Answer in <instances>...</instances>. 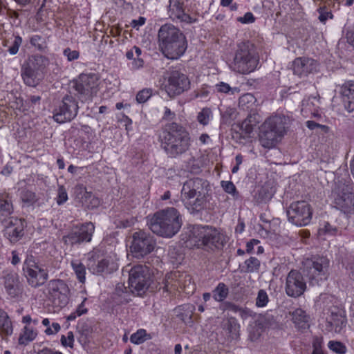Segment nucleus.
Listing matches in <instances>:
<instances>
[{"label":"nucleus","instance_id":"nucleus-1","mask_svg":"<svg viewBox=\"0 0 354 354\" xmlns=\"http://www.w3.org/2000/svg\"><path fill=\"white\" fill-rule=\"evenodd\" d=\"M160 147L169 158H175L189 150L192 140L189 132L176 122L167 124L159 136Z\"/></svg>","mask_w":354,"mask_h":354},{"label":"nucleus","instance_id":"nucleus-2","mask_svg":"<svg viewBox=\"0 0 354 354\" xmlns=\"http://www.w3.org/2000/svg\"><path fill=\"white\" fill-rule=\"evenodd\" d=\"M183 201L191 214H197L205 209L211 196L209 183L201 178L187 180L181 189Z\"/></svg>","mask_w":354,"mask_h":354},{"label":"nucleus","instance_id":"nucleus-3","mask_svg":"<svg viewBox=\"0 0 354 354\" xmlns=\"http://www.w3.org/2000/svg\"><path fill=\"white\" fill-rule=\"evenodd\" d=\"M158 48L168 59H177L187 48L185 35L177 27L171 24L162 25L158 32Z\"/></svg>","mask_w":354,"mask_h":354},{"label":"nucleus","instance_id":"nucleus-4","mask_svg":"<svg viewBox=\"0 0 354 354\" xmlns=\"http://www.w3.org/2000/svg\"><path fill=\"white\" fill-rule=\"evenodd\" d=\"M147 225L156 234L171 238L176 234L183 225L182 216L174 207H167L147 216Z\"/></svg>","mask_w":354,"mask_h":354},{"label":"nucleus","instance_id":"nucleus-5","mask_svg":"<svg viewBox=\"0 0 354 354\" xmlns=\"http://www.w3.org/2000/svg\"><path fill=\"white\" fill-rule=\"evenodd\" d=\"M190 241L198 248L207 251L221 249L226 243L225 236L209 225H194L190 231Z\"/></svg>","mask_w":354,"mask_h":354},{"label":"nucleus","instance_id":"nucleus-6","mask_svg":"<svg viewBox=\"0 0 354 354\" xmlns=\"http://www.w3.org/2000/svg\"><path fill=\"white\" fill-rule=\"evenodd\" d=\"M258 61L254 45L249 41H242L236 46L230 68L237 73L248 74L255 70Z\"/></svg>","mask_w":354,"mask_h":354},{"label":"nucleus","instance_id":"nucleus-7","mask_svg":"<svg viewBox=\"0 0 354 354\" xmlns=\"http://www.w3.org/2000/svg\"><path fill=\"white\" fill-rule=\"evenodd\" d=\"M286 120L284 117L275 115L268 118L262 124L259 142L267 149L274 147L286 133Z\"/></svg>","mask_w":354,"mask_h":354},{"label":"nucleus","instance_id":"nucleus-8","mask_svg":"<svg viewBox=\"0 0 354 354\" xmlns=\"http://www.w3.org/2000/svg\"><path fill=\"white\" fill-rule=\"evenodd\" d=\"M23 269L28 284L32 288L40 287L48 280V269L44 265L39 263L32 254L26 256Z\"/></svg>","mask_w":354,"mask_h":354},{"label":"nucleus","instance_id":"nucleus-9","mask_svg":"<svg viewBox=\"0 0 354 354\" xmlns=\"http://www.w3.org/2000/svg\"><path fill=\"white\" fill-rule=\"evenodd\" d=\"M129 272V290L134 295H143L152 281L149 268L145 266L137 265L131 268Z\"/></svg>","mask_w":354,"mask_h":354},{"label":"nucleus","instance_id":"nucleus-10","mask_svg":"<svg viewBox=\"0 0 354 354\" xmlns=\"http://www.w3.org/2000/svg\"><path fill=\"white\" fill-rule=\"evenodd\" d=\"M329 266L330 260L324 256H315L304 261V269L313 285L328 278Z\"/></svg>","mask_w":354,"mask_h":354},{"label":"nucleus","instance_id":"nucleus-11","mask_svg":"<svg viewBox=\"0 0 354 354\" xmlns=\"http://www.w3.org/2000/svg\"><path fill=\"white\" fill-rule=\"evenodd\" d=\"M99 77L97 74H81L77 80L73 82L72 89L77 92L82 101L91 100L98 91Z\"/></svg>","mask_w":354,"mask_h":354},{"label":"nucleus","instance_id":"nucleus-12","mask_svg":"<svg viewBox=\"0 0 354 354\" xmlns=\"http://www.w3.org/2000/svg\"><path fill=\"white\" fill-rule=\"evenodd\" d=\"M351 185L338 183L333 189L334 203L345 214H354V196Z\"/></svg>","mask_w":354,"mask_h":354},{"label":"nucleus","instance_id":"nucleus-13","mask_svg":"<svg viewBox=\"0 0 354 354\" xmlns=\"http://www.w3.org/2000/svg\"><path fill=\"white\" fill-rule=\"evenodd\" d=\"M313 212L310 205L304 201L290 204L287 216L288 221L297 226H306L310 223Z\"/></svg>","mask_w":354,"mask_h":354},{"label":"nucleus","instance_id":"nucleus-14","mask_svg":"<svg viewBox=\"0 0 354 354\" xmlns=\"http://www.w3.org/2000/svg\"><path fill=\"white\" fill-rule=\"evenodd\" d=\"M132 239L131 252L136 258H142L151 253L156 244L153 236L142 230L133 233Z\"/></svg>","mask_w":354,"mask_h":354},{"label":"nucleus","instance_id":"nucleus-15","mask_svg":"<svg viewBox=\"0 0 354 354\" xmlns=\"http://www.w3.org/2000/svg\"><path fill=\"white\" fill-rule=\"evenodd\" d=\"M189 86L190 81L184 73L176 70L168 73L165 87L170 97H174L187 91Z\"/></svg>","mask_w":354,"mask_h":354},{"label":"nucleus","instance_id":"nucleus-16","mask_svg":"<svg viewBox=\"0 0 354 354\" xmlns=\"http://www.w3.org/2000/svg\"><path fill=\"white\" fill-rule=\"evenodd\" d=\"M77 102L71 95H66L59 105L53 111L54 120L60 124L70 122L78 113Z\"/></svg>","mask_w":354,"mask_h":354},{"label":"nucleus","instance_id":"nucleus-17","mask_svg":"<svg viewBox=\"0 0 354 354\" xmlns=\"http://www.w3.org/2000/svg\"><path fill=\"white\" fill-rule=\"evenodd\" d=\"M95 226L93 223L87 222L76 225L71 227L69 232L63 236L64 243L74 245L91 241Z\"/></svg>","mask_w":354,"mask_h":354},{"label":"nucleus","instance_id":"nucleus-18","mask_svg":"<svg viewBox=\"0 0 354 354\" xmlns=\"http://www.w3.org/2000/svg\"><path fill=\"white\" fill-rule=\"evenodd\" d=\"M47 290L49 298L55 306L64 307L68 304L70 290L64 281L50 280L47 285Z\"/></svg>","mask_w":354,"mask_h":354},{"label":"nucleus","instance_id":"nucleus-19","mask_svg":"<svg viewBox=\"0 0 354 354\" xmlns=\"http://www.w3.org/2000/svg\"><path fill=\"white\" fill-rule=\"evenodd\" d=\"M306 290V283L301 273L292 270L286 277L285 290L288 296L297 298L302 295Z\"/></svg>","mask_w":354,"mask_h":354},{"label":"nucleus","instance_id":"nucleus-20","mask_svg":"<svg viewBox=\"0 0 354 354\" xmlns=\"http://www.w3.org/2000/svg\"><path fill=\"white\" fill-rule=\"evenodd\" d=\"M87 267L93 274L110 273L113 268L110 267V257L100 250H94L88 254Z\"/></svg>","mask_w":354,"mask_h":354},{"label":"nucleus","instance_id":"nucleus-21","mask_svg":"<svg viewBox=\"0 0 354 354\" xmlns=\"http://www.w3.org/2000/svg\"><path fill=\"white\" fill-rule=\"evenodd\" d=\"M167 14L173 21L178 20L188 24L195 23L198 20L196 17L185 13L183 0H169Z\"/></svg>","mask_w":354,"mask_h":354},{"label":"nucleus","instance_id":"nucleus-22","mask_svg":"<svg viewBox=\"0 0 354 354\" xmlns=\"http://www.w3.org/2000/svg\"><path fill=\"white\" fill-rule=\"evenodd\" d=\"M4 236L11 243L17 242L24 236V225L21 219L10 217L3 221Z\"/></svg>","mask_w":354,"mask_h":354},{"label":"nucleus","instance_id":"nucleus-23","mask_svg":"<svg viewBox=\"0 0 354 354\" xmlns=\"http://www.w3.org/2000/svg\"><path fill=\"white\" fill-rule=\"evenodd\" d=\"M318 63L308 57H297L292 62V70L295 75L306 77L317 71Z\"/></svg>","mask_w":354,"mask_h":354},{"label":"nucleus","instance_id":"nucleus-24","mask_svg":"<svg viewBox=\"0 0 354 354\" xmlns=\"http://www.w3.org/2000/svg\"><path fill=\"white\" fill-rule=\"evenodd\" d=\"M3 280L6 292L12 298L17 297L21 292L18 274L15 272L6 273L3 277Z\"/></svg>","mask_w":354,"mask_h":354},{"label":"nucleus","instance_id":"nucleus-25","mask_svg":"<svg viewBox=\"0 0 354 354\" xmlns=\"http://www.w3.org/2000/svg\"><path fill=\"white\" fill-rule=\"evenodd\" d=\"M291 319L295 326L299 330L308 329L310 326L309 316L306 311L300 308L295 309L293 311L289 312Z\"/></svg>","mask_w":354,"mask_h":354},{"label":"nucleus","instance_id":"nucleus-26","mask_svg":"<svg viewBox=\"0 0 354 354\" xmlns=\"http://www.w3.org/2000/svg\"><path fill=\"white\" fill-rule=\"evenodd\" d=\"M48 64V59L45 56L32 55L24 61L23 65L41 74Z\"/></svg>","mask_w":354,"mask_h":354},{"label":"nucleus","instance_id":"nucleus-27","mask_svg":"<svg viewBox=\"0 0 354 354\" xmlns=\"http://www.w3.org/2000/svg\"><path fill=\"white\" fill-rule=\"evenodd\" d=\"M21 76L24 84L28 86L35 87L41 82L43 77L37 73L24 65H21Z\"/></svg>","mask_w":354,"mask_h":354},{"label":"nucleus","instance_id":"nucleus-28","mask_svg":"<svg viewBox=\"0 0 354 354\" xmlns=\"http://www.w3.org/2000/svg\"><path fill=\"white\" fill-rule=\"evenodd\" d=\"M221 328L228 336V338L236 339L239 337L240 325L236 318L223 319L221 322Z\"/></svg>","mask_w":354,"mask_h":354},{"label":"nucleus","instance_id":"nucleus-29","mask_svg":"<svg viewBox=\"0 0 354 354\" xmlns=\"http://www.w3.org/2000/svg\"><path fill=\"white\" fill-rule=\"evenodd\" d=\"M133 295H134L130 290L129 291L123 283H118L116 286L113 299L118 304H124L131 301Z\"/></svg>","mask_w":354,"mask_h":354},{"label":"nucleus","instance_id":"nucleus-30","mask_svg":"<svg viewBox=\"0 0 354 354\" xmlns=\"http://www.w3.org/2000/svg\"><path fill=\"white\" fill-rule=\"evenodd\" d=\"M180 276L178 272H171L166 274L165 279L162 281L163 286L160 287V289L162 288L165 292H172L178 288L180 285V281L178 279Z\"/></svg>","mask_w":354,"mask_h":354},{"label":"nucleus","instance_id":"nucleus-31","mask_svg":"<svg viewBox=\"0 0 354 354\" xmlns=\"http://www.w3.org/2000/svg\"><path fill=\"white\" fill-rule=\"evenodd\" d=\"M257 99L251 93H245L239 97V107L245 111L252 112L256 110Z\"/></svg>","mask_w":354,"mask_h":354},{"label":"nucleus","instance_id":"nucleus-32","mask_svg":"<svg viewBox=\"0 0 354 354\" xmlns=\"http://www.w3.org/2000/svg\"><path fill=\"white\" fill-rule=\"evenodd\" d=\"M329 324L334 329L335 332L340 333L342 329L346 326V319L344 313L342 311L337 313H331Z\"/></svg>","mask_w":354,"mask_h":354},{"label":"nucleus","instance_id":"nucleus-33","mask_svg":"<svg viewBox=\"0 0 354 354\" xmlns=\"http://www.w3.org/2000/svg\"><path fill=\"white\" fill-rule=\"evenodd\" d=\"M274 193L275 189L270 185L266 184L257 190L254 198L258 203H266L272 198Z\"/></svg>","mask_w":354,"mask_h":354},{"label":"nucleus","instance_id":"nucleus-34","mask_svg":"<svg viewBox=\"0 0 354 354\" xmlns=\"http://www.w3.org/2000/svg\"><path fill=\"white\" fill-rule=\"evenodd\" d=\"M13 212L11 198L6 192L0 193V216H10Z\"/></svg>","mask_w":354,"mask_h":354},{"label":"nucleus","instance_id":"nucleus-35","mask_svg":"<svg viewBox=\"0 0 354 354\" xmlns=\"http://www.w3.org/2000/svg\"><path fill=\"white\" fill-rule=\"evenodd\" d=\"M0 329L6 335H11L13 332V326L11 319L6 311L0 308Z\"/></svg>","mask_w":354,"mask_h":354},{"label":"nucleus","instance_id":"nucleus-36","mask_svg":"<svg viewBox=\"0 0 354 354\" xmlns=\"http://www.w3.org/2000/svg\"><path fill=\"white\" fill-rule=\"evenodd\" d=\"M37 335V330L28 326H25L19 337V344L21 345H27L29 342L33 341Z\"/></svg>","mask_w":354,"mask_h":354},{"label":"nucleus","instance_id":"nucleus-37","mask_svg":"<svg viewBox=\"0 0 354 354\" xmlns=\"http://www.w3.org/2000/svg\"><path fill=\"white\" fill-rule=\"evenodd\" d=\"M212 294L214 300L221 302L227 297L229 288L224 283L220 282L212 291Z\"/></svg>","mask_w":354,"mask_h":354},{"label":"nucleus","instance_id":"nucleus-38","mask_svg":"<svg viewBox=\"0 0 354 354\" xmlns=\"http://www.w3.org/2000/svg\"><path fill=\"white\" fill-rule=\"evenodd\" d=\"M22 41V38L19 35H15L10 45H9L10 41L8 40H6L3 45L8 47L7 50L10 55H15L18 53Z\"/></svg>","mask_w":354,"mask_h":354},{"label":"nucleus","instance_id":"nucleus-39","mask_svg":"<svg viewBox=\"0 0 354 354\" xmlns=\"http://www.w3.org/2000/svg\"><path fill=\"white\" fill-rule=\"evenodd\" d=\"M71 266L79 281L80 283H84L86 279V268L84 265L81 262L76 261H72Z\"/></svg>","mask_w":354,"mask_h":354},{"label":"nucleus","instance_id":"nucleus-40","mask_svg":"<svg viewBox=\"0 0 354 354\" xmlns=\"http://www.w3.org/2000/svg\"><path fill=\"white\" fill-rule=\"evenodd\" d=\"M245 266L246 272H257L260 268V261L256 257H250L245 261Z\"/></svg>","mask_w":354,"mask_h":354},{"label":"nucleus","instance_id":"nucleus-41","mask_svg":"<svg viewBox=\"0 0 354 354\" xmlns=\"http://www.w3.org/2000/svg\"><path fill=\"white\" fill-rule=\"evenodd\" d=\"M212 116V111L209 108H203L197 115V120L201 124L207 125Z\"/></svg>","mask_w":354,"mask_h":354},{"label":"nucleus","instance_id":"nucleus-42","mask_svg":"<svg viewBox=\"0 0 354 354\" xmlns=\"http://www.w3.org/2000/svg\"><path fill=\"white\" fill-rule=\"evenodd\" d=\"M20 197L22 201L26 203L33 204L37 201L35 193L26 189L21 190Z\"/></svg>","mask_w":354,"mask_h":354},{"label":"nucleus","instance_id":"nucleus-43","mask_svg":"<svg viewBox=\"0 0 354 354\" xmlns=\"http://www.w3.org/2000/svg\"><path fill=\"white\" fill-rule=\"evenodd\" d=\"M216 89L219 93L234 94L240 91L237 87H231L228 84L225 82H220L216 84Z\"/></svg>","mask_w":354,"mask_h":354},{"label":"nucleus","instance_id":"nucleus-44","mask_svg":"<svg viewBox=\"0 0 354 354\" xmlns=\"http://www.w3.org/2000/svg\"><path fill=\"white\" fill-rule=\"evenodd\" d=\"M147 335H148L145 330L140 329L136 333L131 335L130 341L133 344H140L147 339L146 336Z\"/></svg>","mask_w":354,"mask_h":354},{"label":"nucleus","instance_id":"nucleus-45","mask_svg":"<svg viewBox=\"0 0 354 354\" xmlns=\"http://www.w3.org/2000/svg\"><path fill=\"white\" fill-rule=\"evenodd\" d=\"M126 57L128 59H132V67L134 69H138L143 66L144 61L142 58H136L133 49H130L126 53Z\"/></svg>","mask_w":354,"mask_h":354},{"label":"nucleus","instance_id":"nucleus-46","mask_svg":"<svg viewBox=\"0 0 354 354\" xmlns=\"http://www.w3.org/2000/svg\"><path fill=\"white\" fill-rule=\"evenodd\" d=\"M153 90L146 88L140 91L136 95V100L138 103L146 102L152 95Z\"/></svg>","mask_w":354,"mask_h":354},{"label":"nucleus","instance_id":"nucleus-47","mask_svg":"<svg viewBox=\"0 0 354 354\" xmlns=\"http://www.w3.org/2000/svg\"><path fill=\"white\" fill-rule=\"evenodd\" d=\"M183 308L186 309V310L187 311V313L185 315H184L183 313H181L180 315H179V316L180 317V319H182V321L183 322H185L187 324H192V315H193L194 311L195 310V307L193 305L187 304V305H185Z\"/></svg>","mask_w":354,"mask_h":354},{"label":"nucleus","instance_id":"nucleus-48","mask_svg":"<svg viewBox=\"0 0 354 354\" xmlns=\"http://www.w3.org/2000/svg\"><path fill=\"white\" fill-rule=\"evenodd\" d=\"M328 346L330 350L338 354H344L346 351V346L340 342L330 341Z\"/></svg>","mask_w":354,"mask_h":354},{"label":"nucleus","instance_id":"nucleus-49","mask_svg":"<svg viewBox=\"0 0 354 354\" xmlns=\"http://www.w3.org/2000/svg\"><path fill=\"white\" fill-rule=\"evenodd\" d=\"M268 296L264 290H260L256 299V305L258 307H264L268 302Z\"/></svg>","mask_w":354,"mask_h":354},{"label":"nucleus","instance_id":"nucleus-50","mask_svg":"<svg viewBox=\"0 0 354 354\" xmlns=\"http://www.w3.org/2000/svg\"><path fill=\"white\" fill-rule=\"evenodd\" d=\"M30 42L32 46L36 47L39 50H43L46 48L44 39L39 35H33Z\"/></svg>","mask_w":354,"mask_h":354},{"label":"nucleus","instance_id":"nucleus-51","mask_svg":"<svg viewBox=\"0 0 354 354\" xmlns=\"http://www.w3.org/2000/svg\"><path fill=\"white\" fill-rule=\"evenodd\" d=\"M57 203L60 205L64 204L68 200V194L63 185H60L57 190Z\"/></svg>","mask_w":354,"mask_h":354},{"label":"nucleus","instance_id":"nucleus-52","mask_svg":"<svg viewBox=\"0 0 354 354\" xmlns=\"http://www.w3.org/2000/svg\"><path fill=\"white\" fill-rule=\"evenodd\" d=\"M221 187L225 192L232 194L233 196L238 194L235 185L231 181H221Z\"/></svg>","mask_w":354,"mask_h":354},{"label":"nucleus","instance_id":"nucleus-53","mask_svg":"<svg viewBox=\"0 0 354 354\" xmlns=\"http://www.w3.org/2000/svg\"><path fill=\"white\" fill-rule=\"evenodd\" d=\"M342 101L344 109L346 110H347L348 112H352L354 111V99L344 95L342 93Z\"/></svg>","mask_w":354,"mask_h":354},{"label":"nucleus","instance_id":"nucleus-54","mask_svg":"<svg viewBox=\"0 0 354 354\" xmlns=\"http://www.w3.org/2000/svg\"><path fill=\"white\" fill-rule=\"evenodd\" d=\"M63 54L67 57L69 62L76 60L80 57V53L77 50H72L70 48H66L64 50Z\"/></svg>","mask_w":354,"mask_h":354},{"label":"nucleus","instance_id":"nucleus-55","mask_svg":"<svg viewBox=\"0 0 354 354\" xmlns=\"http://www.w3.org/2000/svg\"><path fill=\"white\" fill-rule=\"evenodd\" d=\"M249 124L254 127L257 126V124L259 123V115L257 113V110L250 112L248 117L245 119Z\"/></svg>","mask_w":354,"mask_h":354},{"label":"nucleus","instance_id":"nucleus-56","mask_svg":"<svg viewBox=\"0 0 354 354\" xmlns=\"http://www.w3.org/2000/svg\"><path fill=\"white\" fill-rule=\"evenodd\" d=\"M74 336L72 332H68L67 337L64 335L61 337V343L64 346L73 347Z\"/></svg>","mask_w":354,"mask_h":354},{"label":"nucleus","instance_id":"nucleus-57","mask_svg":"<svg viewBox=\"0 0 354 354\" xmlns=\"http://www.w3.org/2000/svg\"><path fill=\"white\" fill-rule=\"evenodd\" d=\"M254 127L249 124L245 120H244L241 124V129L243 133H245V136L250 137L251 133L253 132Z\"/></svg>","mask_w":354,"mask_h":354},{"label":"nucleus","instance_id":"nucleus-58","mask_svg":"<svg viewBox=\"0 0 354 354\" xmlns=\"http://www.w3.org/2000/svg\"><path fill=\"white\" fill-rule=\"evenodd\" d=\"M60 328H61V327H60L59 324H58L57 322H53L52 324L51 327L50 326L47 327V328L45 330V333L47 335H55L60 330Z\"/></svg>","mask_w":354,"mask_h":354},{"label":"nucleus","instance_id":"nucleus-59","mask_svg":"<svg viewBox=\"0 0 354 354\" xmlns=\"http://www.w3.org/2000/svg\"><path fill=\"white\" fill-rule=\"evenodd\" d=\"M306 127L311 130L319 128L324 131H326L328 129L327 126L318 124L316 122L312 120H308L306 122Z\"/></svg>","mask_w":354,"mask_h":354},{"label":"nucleus","instance_id":"nucleus-60","mask_svg":"<svg viewBox=\"0 0 354 354\" xmlns=\"http://www.w3.org/2000/svg\"><path fill=\"white\" fill-rule=\"evenodd\" d=\"M346 39L347 43L354 47V26L346 30Z\"/></svg>","mask_w":354,"mask_h":354},{"label":"nucleus","instance_id":"nucleus-61","mask_svg":"<svg viewBox=\"0 0 354 354\" xmlns=\"http://www.w3.org/2000/svg\"><path fill=\"white\" fill-rule=\"evenodd\" d=\"M238 21L243 24L253 23L255 21V17L252 12H246L243 17H239Z\"/></svg>","mask_w":354,"mask_h":354},{"label":"nucleus","instance_id":"nucleus-62","mask_svg":"<svg viewBox=\"0 0 354 354\" xmlns=\"http://www.w3.org/2000/svg\"><path fill=\"white\" fill-rule=\"evenodd\" d=\"M344 95L354 99V82L348 84L347 87L343 89Z\"/></svg>","mask_w":354,"mask_h":354},{"label":"nucleus","instance_id":"nucleus-63","mask_svg":"<svg viewBox=\"0 0 354 354\" xmlns=\"http://www.w3.org/2000/svg\"><path fill=\"white\" fill-rule=\"evenodd\" d=\"M86 299L85 298L83 301L77 306L76 310L75 311L77 316H81L87 313L88 310L84 307V302Z\"/></svg>","mask_w":354,"mask_h":354},{"label":"nucleus","instance_id":"nucleus-64","mask_svg":"<svg viewBox=\"0 0 354 354\" xmlns=\"http://www.w3.org/2000/svg\"><path fill=\"white\" fill-rule=\"evenodd\" d=\"M176 116V114L172 112L169 108L165 107L163 119L171 120H173Z\"/></svg>","mask_w":354,"mask_h":354}]
</instances>
